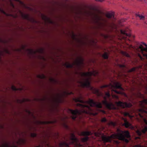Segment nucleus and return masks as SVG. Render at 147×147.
<instances>
[{"label": "nucleus", "mask_w": 147, "mask_h": 147, "mask_svg": "<svg viewBox=\"0 0 147 147\" xmlns=\"http://www.w3.org/2000/svg\"><path fill=\"white\" fill-rule=\"evenodd\" d=\"M116 97L117 98H118V97L117 96H116Z\"/></svg>", "instance_id": "52"}, {"label": "nucleus", "mask_w": 147, "mask_h": 147, "mask_svg": "<svg viewBox=\"0 0 147 147\" xmlns=\"http://www.w3.org/2000/svg\"><path fill=\"white\" fill-rule=\"evenodd\" d=\"M102 57L104 59H107L108 58V53L107 52H105L102 55Z\"/></svg>", "instance_id": "21"}, {"label": "nucleus", "mask_w": 147, "mask_h": 147, "mask_svg": "<svg viewBox=\"0 0 147 147\" xmlns=\"http://www.w3.org/2000/svg\"><path fill=\"white\" fill-rule=\"evenodd\" d=\"M123 120L124 122L123 125L126 128L129 127L131 128H133V127L131 125V124L127 121L126 119L123 118Z\"/></svg>", "instance_id": "11"}, {"label": "nucleus", "mask_w": 147, "mask_h": 147, "mask_svg": "<svg viewBox=\"0 0 147 147\" xmlns=\"http://www.w3.org/2000/svg\"><path fill=\"white\" fill-rule=\"evenodd\" d=\"M95 136H99L100 135H101L100 133H95Z\"/></svg>", "instance_id": "30"}, {"label": "nucleus", "mask_w": 147, "mask_h": 147, "mask_svg": "<svg viewBox=\"0 0 147 147\" xmlns=\"http://www.w3.org/2000/svg\"><path fill=\"white\" fill-rule=\"evenodd\" d=\"M96 93H97V94H99V91L97 90H96Z\"/></svg>", "instance_id": "41"}, {"label": "nucleus", "mask_w": 147, "mask_h": 147, "mask_svg": "<svg viewBox=\"0 0 147 147\" xmlns=\"http://www.w3.org/2000/svg\"><path fill=\"white\" fill-rule=\"evenodd\" d=\"M104 0H98V1L100 2H102Z\"/></svg>", "instance_id": "43"}, {"label": "nucleus", "mask_w": 147, "mask_h": 147, "mask_svg": "<svg viewBox=\"0 0 147 147\" xmlns=\"http://www.w3.org/2000/svg\"><path fill=\"white\" fill-rule=\"evenodd\" d=\"M38 76L39 77V78H44L45 77V76L44 75H42V76Z\"/></svg>", "instance_id": "33"}, {"label": "nucleus", "mask_w": 147, "mask_h": 147, "mask_svg": "<svg viewBox=\"0 0 147 147\" xmlns=\"http://www.w3.org/2000/svg\"><path fill=\"white\" fill-rule=\"evenodd\" d=\"M129 47L130 48V49H131V48H132L133 49H134V47L132 46L131 45H129Z\"/></svg>", "instance_id": "39"}, {"label": "nucleus", "mask_w": 147, "mask_h": 147, "mask_svg": "<svg viewBox=\"0 0 147 147\" xmlns=\"http://www.w3.org/2000/svg\"><path fill=\"white\" fill-rule=\"evenodd\" d=\"M136 69V67H133V68H131V69H129V72H132L134 71H135Z\"/></svg>", "instance_id": "23"}, {"label": "nucleus", "mask_w": 147, "mask_h": 147, "mask_svg": "<svg viewBox=\"0 0 147 147\" xmlns=\"http://www.w3.org/2000/svg\"><path fill=\"white\" fill-rule=\"evenodd\" d=\"M147 131V126H145L141 131L138 130L137 132L139 136H141L142 134H144Z\"/></svg>", "instance_id": "12"}, {"label": "nucleus", "mask_w": 147, "mask_h": 147, "mask_svg": "<svg viewBox=\"0 0 147 147\" xmlns=\"http://www.w3.org/2000/svg\"><path fill=\"white\" fill-rule=\"evenodd\" d=\"M144 56H145L147 59V54H144Z\"/></svg>", "instance_id": "42"}, {"label": "nucleus", "mask_w": 147, "mask_h": 147, "mask_svg": "<svg viewBox=\"0 0 147 147\" xmlns=\"http://www.w3.org/2000/svg\"><path fill=\"white\" fill-rule=\"evenodd\" d=\"M130 31L128 29H126L125 30H121V33L122 34L124 35L125 36L124 37V38H126V37H130L131 36V34L129 33Z\"/></svg>", "instance_id": "9"}, {"label": "nucleus", "mask_w": 147, "mask_h": 147, "mask_svg": "<svg viewBox=\"0 0 147 147\" xmlns=\"http://www.w3.org/2000/svg\"><path fill=\"white\" fill-rule=\"evenodd\" d=\"M16 147V146H13V147Z\"/></svg>", "instance_id": "53"}, {"label": "nucleus", "mask_w": 147, "mask_h": 147, "mask_svg": "<svg viewBox=\"0 0 147 147\" xmlns=\"http://www.w3.org/2000/svg\"><path fill=\"white\" fill-rule=\"evenodd\" d=\"M124 115L125 116H128L131 118H132L134 117L133 116L130 115L129 113L127 112L124 113Z\"/></svg>", "instance_id": "20"}, {"label": "nucleus", "mask_w": 147, "mask_h": 147, "mask_svg": "<svg viewBox=\"0 0 147 147\" xmlns=\"http://www.w3.org/2000/svg\"><path fill=\"white\" fill-rule=\"evenodd\" d=\"M76 64L78 66H80L81 65H83L84 64V59L82 58H80L79 60L77 61L76 63Z\"/></svg>", "instance_id": "14"}, {"label": "nucleus", "mask_w": 147, "mask_h": 147, "mask_svg": "<svg viewBox=\"0 0 147 147\" xmlns=\"http://www.w3.org/2000/svg\"><path fill=\"white\" fill-rule=\"evenodd\" d=\"M36 147H41L40 145L36 146Z\"/></svg>", "instance_id": "48"}, {"label": "nucleus", "mask_w": 147, "mask_h": 147, "mask_svg": "<svg viewBox=\"0 0 147 147\" xmlns=\"http://www.w3.org/2000/svg\"><path fill=\"white\" fill-rule=\"evenodd\" d=\"M11 88L14 91H16L17 90V88L14 86H11Z\"/></svg>", "instance_id": "28"}, {"label": "nucleus", "mask_w": 147, "mask_h": 147, "mask_svg": "<svg viewBox=\"0 0 147 147\" xmlns=\"http://www.w3.org/2000/svg\"><path fill=\"white\" fill-rule=\"evenodd\" d=\"M147 105V99H144L142 101L141 104V108L138 109L136 110L137 113L139 117L143 119L144 121L145 124L147 125V120L144 117L145 114H147V107L143 104Z\"/></svg>", "instance_id": "5"}, {"label": "nucleus", "mask_w": 147, "mask_h": 147, "mask_svg": "<svg viewBox=\"0 0 147 147\" xmlns=\"http://www.w3.org/2000/svg\"><path fill=\"white\" fill-rule=\"evenodd\" d=\"M0 147H10V146L8 144L5 143V144L3 145L1 147L0 146Z\"/></svg>", "instance_id": "25"}, {"label": "nucleus", "mask_w": 147, "mask_h": 147, "mask_svg": "<svg viewBox=\"0 0 147 147\" xmlns=\"http://www.w3.org/2000/svg\"><path fill=\"white\" fill-rule=\"evenodd\" d=\"M106 96L104 97V100L102 101V102L103 105H105L106 107L109 110L111 109H116V107L111 102H108L107 100V97L108 98L111 95L109 92H105Z\"/></svg>", "instance_id": "6"}, {"label": "nucleus", "mask_w": 147, "mask_h": 147, "mask_svg": "<svg viewBox=\"0 0 147 147\" xmlns=\"http://www.w3.org/2000/svg\"><path fill=\"white\" fill-rule=\"evenodd\" d=\"M74 144L76 147H83V146L79 142L77 138L74 133L70 134L69 143L64 142L59 144L61 147H70L69 144Z\"/></svg>", "instance_id": "4"}, {"label": "nucleus", "mask_w": 147, "mask_h": 147, "mask_svg": "<svg viewBox=\"0 0 147 147\" xmlns=\"http://www.w3.org/2000/svg\"><path fill=\"white\" fill-rule=\"evenodd\" d=\"M32 19L33 20V21H34V22L35 21L34 20V19H33L32 18Z\"/></svg>", "instance_id": "49"}, {"label": "nucleus", "mask_w": 147, "mask_h": 147, "mask_svg": "<svg viewBox=\"0 0 147 147\" xmlns=\"http://www.w3.org/2000/svg\"><path fill=\"white\" fill-rule=\"evenodd\" d=\"M97 28L98 29L104 30H105V27L107 26V24L99 22L98 21H97Z\"/></svg>", "instance_id": "10"}, {"label": "nucleus", "mask_w": 147, "mask_h": 147, "mask_svg": "<svg viewBox=\"0 0 147 147\" xmlns=\"http://www.w3.org/2000/svg\"><path fill=\"white\" fill-rule=\"evenodd\" d=\"M66 67L68 68H72L74 67V64H70L69 63H66L65 64Z\"/></svg>", "instance_id": "17"}, {"label": "nucleus", "mask_w": 147, "mask_h": 147, "mask_svg": "<svg viewBox=\"0 0 147 147\" xmlns=\"http://www.w3.org/2000/svg\"><path fill=\"white\" fill-rule=\"evenodd\" d=\"M104 87H107V85H105V86H104Z\"/></svg>", "instance_id": "51"}, {"label": "nucleus", "mask_w": 147, "mask_h": 147, "mask_svg": "<svg viewBox=\"0 0 147 147\" xmlns=\"http://www.w3.org/2000/svg\"><path fill=\"white\" fill-rule=\"evenodd\" d=\"M92 132L90 131H83L81 133V135L85 137L82 139V141L83 142H87L88 140V136L91 135Z\"/></svg>", "instance_id": "8"}, {"label": "nucleus", "mask_w": 147, "mask_h": 147, "mask_svg": "<svg viewBox=\"0 0 147 147\" xmlns=\"http://www.w3.org/2000/svg\"><path fill=\"white\" fill-rule=\"evenodd\" d=\"M136 16L138 17L140 20H143L144 19V17L139 14H136Z\"/></svg>", "instance_id": "22"}, {"label": "nucleus", "mask_w": 147, "mask_h": 147, "mask_svg": "<svg viewBox=\"0 0 147 147\" xmlns=\"http://www.w3.org/2000/svg\"><path fill=\"white\" fill-rule=\"evenodd\" d=\"M102 111V112L103 113H104L105 114V113H106L105 111H104L103 110V111Z\"/></svg>", "instance_id": "45"}, {"label": "nucleus", "mask_w": 147, "mask_h": 147, "mask_svg": "<svg viewBox=\"0 0 147 147\" xmlns=\"http://www.w3.org/2000/svg\"><path fill=\"white\" fill-rule=\"evenodd\" d=\"M135 147H146L144 146H142L140 145H137L135 146Z\"/></svg>", "instance_id": "34"}, {"label": "nucleus", "mask_w": 147, "mask_h": 147, "mask_svg": "<svg viewBox=\"0 0 147 147\" xmlns=\"http://www.w3.org/2000/svg\"><path fill=\"white\" fill-rule=\"evenodd\" d=\"M115 103L118 107H120L123 108L125 107L130 108L132 106V104L130 103H127L126 102H123L121 101H116Z\"/></svg>", "instance_id": "7"}, {"label": "nucleus", "mask_w": 147, "mask_h": 147, "mask_svg": "<svg viewBox=\"0 0 147 147\" xmlns=\"http://www.w3.org/2000/svg\"><path fill=\"white\" fill-rule=\"evenodd\" d=\"M114 91H115V93H117V94H120V92L118 91H117V90H114Z\"/></svg>", "instance_id": "35"}, {"label": "nucleus", "mask_w": 147, "mask_h": 147, "mask_svg": "<svg viewBox=\"0 0 147 147\" xmlns=\"http://www.w3.org/2000/svg\"><path fill=\"white\" fill-rule=\"evenodd\" d=\"M22 16L24 19L28 20L30 21L31 20L29 15L28 14H24L22 13Z\"/></svg>", "instance_id": "16"}, {"label": "nucleus", "mask_w": 147, "mask_h": 147, "mask_svg": "<svg viewBox=\"0 0 147 147\" xmlns=\"http://www.w3.org/2000/svg\"><path fill=\"white\" fill-rule=\"evenodd\" d=\"M98 72L96 71H94L92 72H82L81 73V75L83 77H89L83 79V81L80 82V83L83 88H90L92 90L93 88L91 87L90 84V77L92 76H96L98 75Z\"/></svg>", "instance_id": "3"}, {"label": "nucleus", "mask_w": 147, "mask_h": 147, "mask_svg": "<svg viewBox=\"0 0 147 147\" xmlns=\"http://www.w3.org/2000/svg\"><path fill=\"white\" fill-rule=\"evenodd\" d=\"M64 127L67 129H69L68 126L65 123L64 124Z\"/></svg>", "instance_id": "29"}, {"label": "nucleus", "mask_w": 147, "mask_h": 147, "mask_svg": "<svg viewBox=\"0 0 147 147\" xmlns=\"http://www.w3.org/2000/svg\"><path fill=\"white\" fill-rule=\"evenodd\" d=\"M119 66L122 68H124L125 67V65H119Z\"/></svg>", "instance_id": "31"}, {"label": "nucleus", "mask_w": 147, "mask_h": 147, "mask_svg": "<svg viewBox=\"0 0 147 147\" xmlns=\"http://www.w3.org/2000/svg\"><path fill=\"white\" fill-rule=\"evenodd\" d=\"M11 4L12 5V6L13 7H14V5L12 3H11Z\"/></svg>", "instance_id": "46"}, {"label": "nucleus", "mask_w": 147, "mask_h": 147, "mask_svg": "<svg viewBox=\"0 0 147 147\" xmlns=\"http://www.w3.org/2000/svg\"><path fill=\"white\" fill-rule=\"evenodd\" d=\"M115 143L117 144H119V142L118 141H115Z\"/></svg>", "instance_id": "40"}, {"label": "nucleus", "mask_w": 147, "mask_h": 147, "mask_svg": "<svg viewBox=\"0 0 147 147\" xmlns=\"http://www.w3.org/2000/svg\"><path fill=\"white\" fill-rule=\"evenodd\" d=\"M115 88L119 89L121 90H123V88L121 87V84L119 82H117L115 84Z\"/></svg>", "instance_id": "15"}, {"label": "nucleus", "mask_w": 147, "mask_h": 147, "mask_svg": "<svg viewBox=\"0 0 147 147\" xmlns=\"http://www.w3.org/2000/svg\"><path fill=\"white\" fill-rule=\"evenodd\" d=\"M142 44L145 46L146 48H144L142 45H140L139 47L138 48L140 49L142 52H143L144 51H147V45L144 43L142 42Z\"/></svg>", "instance_id": "13"}, {"label": "nucleus", "mask_w": 147, "mask_h": 147, "mask_svg": "<svg viewBox=\"0 0 147 147\" xmlns=\"http://www.w3.org/2000/svg\"><path fill=\"white\" fill-rule=\"evenodd\" d=\"M121 53L123 55L127 57H130V55H129V54L126 52L121 51Z\"/></svg>", "instance_id": "19"}, {"label": "nucleus", "mask_w": 147, "mask_h": 147, "mask_svg": "<svg viewBox=\"0 0 147 147\" xmlns=\"http://www.w3.org/2000/svg\"><path fill=\"white\" fill-rule=\"evenodd\" d=\"M146 89H147V87H146Z\"/></svg>", "instance_id": "55"}, {"label": "nucleus", "mask_w": 147, "mask_h": 147, "mask_svg": "<svg viewBox=\"0 0 147 147\" xmlns=\"http://www.w3.org/2000/svg\"><path fill=\"white\" fill-rule=\"evenodd\" d=\"M22 142L24 144L26 143V140L24 139H22L21 140Z\"/></svg>", "instance_id": "37"}, {"label": "nucleus", "mask_w": 147, "mask_h": 147, "mask_svg": "<svg viewBox=\"0 0 147 147\" xmlns=\"http://www.w3.org/2000/svg\"><path fill=\"white\" fill-rule=\"evenodd\" d=\"M119 132L117 134H113L110 136H106L103 135L102 136V139L104 142H111L112 139L117 138L119 140L123 141L126 143L129 142V140L126 138H130L131 137L128 131H123L119 129H117Z\"/></svg>", "instance_id": "2"}, {"label": "nucleus", "mask_w": 147, "mask_h": 147, "mask_svg": "<svg viewBox=\"0 0 147 147\" xmlns=\"http://www.w3.org/2000/svg\"><path fill=\"white\" fill-rule=\"evenodd\" d=\"M101 121L102 122H105L107 121V119H106L104 117L101 120Z\"/></svg>", "instance_id": "26"}, {"label": "nucleus", "mask_w": 147, "mask_h": 147, "mask_svg": "<svg viewBox=\"0 0 147 147\" xmlns=\"http://www.w3.org/2000/svg\"><path fill=\"white\" fill-rule=\"evenodd\" d=\"M106 17L109 18H111L114 17V15L113 13H108L106 15Z\"/></svg>", "instance_id": "18"}, {"label": "nucleus", "mask_w": 147, "mask_h": 147, "mask_svg": "<svg viewBox=\"0 0 147 147\" xmlns=\"http://www.w3.org/2000/svg\"><path fill=\"white\" fill-rule=\"evenodd\" d=\"M6 52H7V53H9V52L7 50V51H6Z\"/></svg>", "instance_id": "50"}, {"label": "nucleus", "mask_w": 147, "mask_h": 147, "mask_svg": "<svg viewBox=\"0 0 147 147\" xmlns=\"http://www.w3.org/2000/svg\"><path fill=\"white\" fill-rule=\"evenodd\" d=\"M30 136L31 137L34 138L36 137L37 136V134L34 133H31Z\"/></svg>", "instance_id": "24"}, {"label": "nucleus", "mask_w": 147, "mask_h": 147, "mask_svg": "<svg viewBox=\"0 0 147 147\" xmlns=\"http://www.w3.org/2000/svg\"><path fill=\"white\" fill-rule=\"evenodd\" d=\"M43 18H44L45 19H47V18L45 16H43Z\"/></svg>", "instance_id": "44"}, {"label": "nucleus", "mask_w": 147, "mask_h": 147, "mask_svg": "<svg viewBox=\"0 0 147 147\" xmlns=\"http://www.w3.org/2000/svg\"><path fill=\"white\" fill-rule=\"evenodd\" d=\"M96 1H98V0H95Z\"/></svg>", "instance_id": "54"}, {"label": "nucleus", "mask_w": 147, "mask_h": 147, "mask_svg": "<svg viewBox=\"0 0 147 147\" xmlns=\"http://www.w3.org/2000/svg\"><path fill=\"white\" fill-rule=\"evenodd\" d=\"M74 100L76 102H79L81 103L77 104V106L82 108H86L88 110V111L84 110L83 111H81L78 109L73 110L69 109V111L72 115V119L74 120H76L78 116V115H81L82 112L87 114L89 113L94 115H97L98 114L97 113H94L90 112L92 111L90 107H95L99 108H101L102 107V104L101 102H95L93 99L90 98L88 101H85L83 100V98L81 96H80L78 98H74Z\"/></svg>", "instance_id": "1"}, {"label": "nucleus", "mask_w": 147, "mask_h": 147, "mask_svg": "<svg viewBox=\"0 0 147 147\" xmlns=\"http://www.w3.org/2000/svg\"><path fill=\"white\" fill-rule=\"evenodd\" d=\"M0 11L2 12L4 14H6L5 12L2 9H1Z\"/></svg>", "instance_id": "38"}, {"label": "nucleus", "mask_w": 147, "mask_h": 147, "mask_svg": "<svg viewBox=\"0 0 147 147\" xmlns=\"http://www.w3.org/2000/svg\"><path fill=\"white\" fill-rule=\"evenodd\" d=\"M58 102H62V100L61 99H59L58 100Z\"/></svg>", "instance_id": "36"}, {"label": "nucleus", "mask_w": 147, "mask_h": 147, "mask_svg": "<svg viewBox=\"0 0 147 147\" xmlns=\"http://www.w3.org/2000/svg\"><path fill=\"white\" fill-rule=\"evenodd\" d=\"M97 18H98V20H100V18H99V17H97Z\"/></svg>", "instance_id": "47"}, {"label": "nucleus", "mask_w": 147, "mask_h": 147, "mask_svg": "<svg viewBox=\"0 0 147 147\" xmlns=\"http://www.w3.org/2000/svg\"><path fill=\"white\" fill-rule=\"evenodd\" d=\"M110 124L113 126H115L116 125V123L113 122L111 121L110 123Z\"/></svg>", "instance_id": "27"}, {"label": "nucleus", "mask_w": 147, "mask_h": 147, "mask_svg": "<svg viewBox=\"0 0 147 147\" xmlns=\"http://www.w3.org/2000/svg\"><path fill=\"white\" fill-rule=\"evenodd\" d=\"M65 94H73L72 92H71L69 93L68 92H65Z\"/></svg>", "instance_id": "32"}]
</instances>
